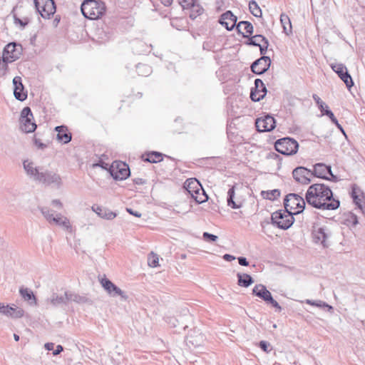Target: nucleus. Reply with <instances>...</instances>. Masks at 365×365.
Listing matches in <instances>:
<instances>
[{
    "label": "nucleus",
    "instance_id": "1",
    "mask_svg": "<svg viewBox=\"0 0 365 365\" xmlns=\"http://www.w3.org/2000/svg\"><path fill=\"white\" fill-rule=\"evenodd\" d=\"M305 200L307 202L314 207L334 210L340 205V202L333 197V193L329 186L315 183L309 187Z\"/></svg>",
    "mask_w": 365,
    "mask_h": 365
},
{
    "label": "nucleus",
    "instance_id": "2",
    "mask_svg": "<svg viewBox=\"0 0 365 365\" xmlns=\"http://www.w3.org/2000/svg\"><path fill=\"white\" fill-rule=\"evenodd\" d=\"M208 197L202 188L200 182L196 178H189L184 182V201L190 202V208L186 212H190L192 210L193 205H197L206 202Z\"/></svg>",
    "mask_w": 365,
    "mask_h": 365
},
{
    "label": "nucleus",
    "instance_id": "3",
    "mask_svg": "<svg viewBox=\"0 0 365 365\" xmlns=\"http://www.w3.org/2000/svg\"><path fill=\"white\" fill-rule=\"evenodd\" d=\"M81 9L83 15L91 20L101 18L106 11L104 3L96 0L84 1Z\"/></svg>",
    "mask_w": 365,
    "mask_h": 365
},
{
    "label": "nucleus",
    "instance_id": "4",
    "mask_svg": "<svg viewBox=\"0 0 365 365\" xmlns=\"http://www.w3.org/2000/svg\"><path fill=\"white\" fill-rule=\"evenodd\" d=\"M294 214L291 211L279 210L272 214V222L277 227L282 230H287L294 223Z\"/></svg>",
    "mask_w": 365,
    "mask_h": 365
},
{
    "label": "nucleus",
    "instance_id": "5",
    "mask_svg": "<svg viewBox=\"0 0 365 365\" xmlns=\"http://www.w3.org/2000/svg\"><path fill=\"white\" fill-rule=\"evenodd\" d=\"M284 210L291 211L294 215L303 212L305 207V200L295 193L288 194L284 200Z\"/></svg>",
    "mask_w": 365,
    "mask_h": 365
},
{
    "label": "nucleus",
    "instance_id": "6",
    "mask_svg": "<svg viewBox=\"0 0 365 365\" xmlns=\"http://www.w3.org/2000/svg\"><path fill=\"white\" fill-rule=\"evenodd\" d=\"M331 237V232L327 226L316 225L313 227L312 238L316 244H319L324 248H327L330 245Z\"/></svg>",
    "mask_w": 365,
    "mask_h": 365
},
{
    "label": "nucleus",
    "instance_id": "7",
    "mask_svg": "<svg viewBox=\"0 0 365 365\" xmlns=\"http://www.w3.org/2000/svg\"><path fill=\"white\" fill-rule=\"evenodd\" d=\"M299 144L293 138H284L279 139L274 144L276 150L285 155H292L297 152Z\"/></svg>",
    "mask_w": 365,
    "mask_h": 365
},
{
    "label": "nucleus",
    "instance_id": "8",
    "mask_svg": "<svg viewBox=\"0 0 365 365\" xmlns=\"http://www.w3.org/2000/svg\"><path fill=\"white\" fill-rule=\"evenodd\" d=\"M21 129L25 133H32L36 128V124L34 122L33 113L29 107H25L21 112L20 118Z\"/></svg>",
    "mask_w": 365,
    "mask_h": 365
},
{
    "label": "nucleus",
    "instance_id": "9",
    "mask_svg": "<svg viewBox=\"0 0 365 365\" xmlns=\"http://www.w3.org/2000/svg\"><path fill=\"white\" fill-rule=\"evenodd\" d=\"M34 5L43 19H50L56 12V5L53 0H34Z\"/></svg>",
    "mask_w": 365,
    "mask_h": 365
},
{
    "label": "nucleus",
    "instance_id": "10",
    "mask_svg": "<svg viewBox=\"0 0 365 365\" xmlns=\"http://www.w3.org/2000/svg\"><path fill=\"white\" fill-rule=\"evenodd\" d=\"M100 282L107 293L113 297H120L121 299L125 301L128 299L126 293L121 290L118 287L114 284L110 280L104 277L100 279Z\"/></svg>",
    "mask_w": 365,
    "mask_h": 365
},
{
    "label": "nucleus",
    "instance_id": "11",
    "mask_svg": "<svg viewBox=\"0 0 365 365\" xmlns=\"http://www.w3.org/2000/svg\"><path fill=\"white\" fill-rule=\"evenodd\" d=\"M110 175L115 180H123L130 174L129 167L122 162H115L110 170Z\"/></svg>",
    "mask_w": 365,
    "mask_h": 365
},
{
    "label": "nucleus",
    "instance_id": "12",
    "mask_svg": "<svg viewBox=\"0 0 365 365\" xmlns=\"http://www.w3.org/2000/svg\"><path fill=\"white\" fill-rule=\"evenodd\" d=\"M313 176L319 178L331 180L334 182L337 181V177L333 175L331 166L326 165L324 163H317L314 165V170L312 171Z\"/></svg>",
    "mask_w": 365,
    "mask_h": 365
},
{
    "label": "nucleus",
    "instance_id": "13",
    "mask_svg": "<svg viewBox=\"0 0 365 365\" xmlns=\"http://www.w3.org/2000/svg\"><path fill=\"white\" fill-rule=\"evenodd\" d=\"M36 181H38L39 182L46 185H54L57 187H60L62 184V180L60 175L50 170L40 172Z\"/></svg>",
    "mask_w": 365,
    "mask_h": 365
},
{
    "label": "nucleus",
    "instance_id": "14",
    "mask_svg": "<svg viewBox=\"0 0 365 365\" xmlns=\"http://www.w3.org/2000/svg\"><path fill=\"white\" fill-rule=\"evenodd\" d=\"M0 314L11 319H19L24 317V310L14 304L0 303Z\"/></svg>",
    "mask_w": 365,
    "mask_h": 365
},
{
    "label": "nucleus",
    "instance_id": "15",
    "mask_svg": "<svg viewBox=\"0 0 365 365\" xmlns=\"http://www.w3.org/2000/svg\"><path fill=\"white\" fill-rule=\"evenodd\" d=\"M21 55V46L16 43H9L4 51L2 57L6 61L14 62L19 59Z\"/></svg>",
    "mask_w": 365,
    "mask_h": 365
},
{
    "label": "nucleus",
    "instance_id": "16",
    "mask_svg": "<svg viewBox=\"0 0 365 365\" xmlns=\"http://www.w3.org/2000/svg\"><path fill=\"white\" fill-rule=\"evenodd\" d=\"M197 0H184V15H189L192 20H195L197 16L203 13V8L198 4Z\"/></svg>",
    "mask_w": 365,
    "mask_h": 365
},
{
    "label": "nucleus",
    "instance_id": "17",
    "mask_svg": "<svg viewBox=\"0 0 365 365\" xmlns=\"http://www.w3.org/2000/svg\"><path fill=\"white\" fill-rule=\"evenodd\" d=\"M331 68L334 72H336L339 77L344 81L346 84L347 88L350 90V88L354 86V82L352 81L351 76L349 75L347 68L342 63H336L331 65Z\"/></svg>",
    "mask_w": 365,
    "mask_h": 365
},
{
    "label": "nucleus",
    "instance_id": "18",
    "mask_svg": "<svg viewBox=\"0 0 365 365\" xmlns=\"http://www.w3.org/2000/svg\"><path fill=\"white\" fill-rule=\"evenodd\" d=\"M292 175L297 182L304 185L309 184L313 176L312 172L304 167H297L294 169Z\"/></svg>",
    "mask_w": 365,
    "mask_h": 365
},
{
    "label": "nucleus",
    "instance_id": "19",
    "mask_svg": "<svg viewBox=\"0 0 365 365\" xmlns=\"http://www.w3.org/2000/svg\"><path fill=\"white\" fill-rule=\"evenodd\" d=\"M255 125L259 132L270 131L275 128V120L272 116L267 115L264 118H257Z\"/></svg>",
    "mask_w": 365,
    "mask_h": 365
},
{
    "label": "nucleus",
    "instance_id": "20",
    "mask_svg": "<svg viewBox=\"0 0 365 365\" xmlns=\"http://www.w3.org/2000/svg\"><path fill=\"white\" fill-rule=\"evenodd\" d=\"M270 64V58L269 56H262L252 64L251 69L255 74L261 75L269 69Z\"/></svg>",
    "mask_w": 365,
    "mask_h": 365
},
{
    "label": "nucleus",
    "instance_id": "21",
    "mask_svg": "<svg viewBox=\"0 0 365 365\" xmlns=\"http://www.w3.org/2000/svg\"><path fill=\"white\" fill-rule=\"evenodd\" d=\"M267 93V88L261 79L257 78L255 81V88L252 89L250 98L255 102L263 99Z\"/></svg>",
    "mask_w": 365,
    "mask_h": 365
},
{
    "label": "nucleus",
    "instance_id": "22",
    "mask_svg": "<svg viewBox=\"0 0 365 365\" xmlns=\"http://www.w3.org/2000/svg\"><path fill=\"white\" fill-rule=\"evenodd\" d=\"M205 341L204 334L200 331V329L194 328L190 329L186 336V341L187 345H192L193 346H199L202 345Z\"/></svg>",
    "mask_w": 365,
    "mask_h": 365
},
{
    "label": "nucleus",
    "instance_id": "23",
    "mask_svg": "<svg viewBox=\"0 0 365 365\" xmlns=\"http://www.w3.org/2000/svg\"><path fill=\"white\" fill-rule=\"evenodd\" d=\"M237 18L232 11H227L220 16L219 22L224 26L228 31H232L236 26Z\"/></svg>",
    "mask_w": 365,
    "mask_h": 365
},
{
    "label": "nucleus",
    "instance_id": "24",
    "mask_svg": "<svg viewBox=\"0 0 365 365\" xmlns=\"http://www.w3.org/2000/svg\"><path fill=\"white\" fill-rule=\"evenodd\" d=\"M13 84L15 98L20 101H24L27 98V93L24 91L21 78L20 76H15L13 79Z\"/></svg>",
    "mask_w": 365,
    "mask_h": 365
},
{
    "label": "nucleus",
    "instance_id": "25",
    "mask_svg": "<svg viewBox=\"0 0 365 365\" xmlns=\"http://www.w3.org/2000/svg\"><path fill=\"white\" fill-rule=\"evenodd\" d=\"M23 166L27 175L36 181L40 172L37 167L34 165V163L29 160H26L23 162Z\"/></svg>",
    "mask_w": 365,
    "mask_h": 365
},
{
    "label": "nucleus",
    "instance_id": "26",
    "mask_svg": "<svg viewBox=\"0 0 365 365\" xmlns=\"http://www.w3.org/2000/svg\"><path fill=\"white\" fill-rule=\"evenodd\" d=\"M55 130L57 132L56 138L62 143H68L71 140V134L68 131L66 126H56Z\"/></svg>",
    "mask_w": 365,
    "mask_h": 365
},
{
    "label": "nucleus",
    "instance_id": "27",
    "mask_svg": "<svg viewBox=\"0 0 365 365\" xmlns=\"http://www.w3.org/2000/svg\"><path fill=\"white\" fill-rule=\"evenodd\" d=\"M92 210L96 212L100 217L105 220H113L116 217V214L109 209L93 205L91 207Z\"/></svg>",
    "mask_w": 365,
    "mask_h": 365
},
{
    "label": "nucleus",
    "instance_id": "28",
    "mask_svg": "<svg viewBox=\"0 0 365 365\" xmlns=\"http://www.w3.org/2000/svg\"><path fill=\"white\" fill-rule=\"evenodd\" d=\"M49 223L61 226L66 230H71V225L69 220L66 217L62 215L61 213H58L53 216Z\"/></svg>",
    "mask_w": 365,
    "mask_h": 365
},
{
    "label": "nucleus",
    "instance_id": "29",
    "mask_svg": "<svg viewBox=\"0 0 365 365\" xmlns=\"http://www.w3.org/2000/svg\"><path fill=\"white\" fill-rule=\"evenodd\" d=\"M236 29L245 38H249L253 33V26L249 21H242L239 22Z\"/></svg>",
    "mask_w": 365,
    "mask_h": 365
},
{
    "label": "nucleus",
    "instance_id": "30",
    "mask_svg": "<svg viewBox=\"0 0 365 365\" xmlns=\"http://www.w3.org/2000/svg\"><path fill=\"white\" fill-rule=\"evenodd\" d=\"M252 294L262 299L265 302L272 296L270 292L262 284L255 286L252 289Z\"/></svg>",
    "mask_w": 365,
    "mask_h": 365
},
{
    "label": "nucleus",
    "instance_id": "31",
    "mask_svg": "<svg viewBox=\"0 0 365 365\" xmlns=\"http://www.w3.org/2000/svg\"><path fill=\"white\" fill-rule=\"evenodd\" d=\"M46 302L55 307L62 304H67L66 292L62 296H58L57 294L53 293L51 297L46 299Z\"/></svg>",
    "mask_w": 365,
    "mask_h": 365
},
{
    "label": "nucleus",
    "instance_id": "32",
    "mask_svg": "<svg viewBox=\"0 0 365 365\" xmlns=\"http://www.w3.org/2000/svg\"><path fill=\"white\" fill-rule=\"evenodd\" d=\"M19 292L22 298L29 302L30 304L36 305V298L31 290L28 288H21Z\"/></svg>",
    "mask_w": 365,
    "mask_h": 365
},
{
    "label": "nucleus",
    "instance_id": "33",
    "mask_svg": "<svg viewBox=\"0 0 365 365\" xmlns=\"http://www.w3.org/2000/svg\"><path fill=\"white\" fill-rule=\"evenodd\" d=\"M238 285L243 287H248L253 283L252 277L248 274H237Z\"/></svg>",
    "mask_w": 365,
    "mask_h": 365
},
{
    "label": "nucleus",
    "instance_id": "34",
    "mask_svg": "<svg viewBox=\"0 0 365 365\" xmlns=\"http://www.w3.org/2000/svg\"><path fill=\"white\" fill-rule=\"evenodd\" d=\"M280 21L283 26L284 32L289 35L292 33V24L289 16L287 14H282L280 16Z\"/></svg>",
    "mask_w": 365,
    "mask_h": 365
},
{
    "label": "nucleus",
    "instance_id": "35",
    "mask_svg": "<svg viewBox=\"0 0 365 365\" xmlns=\"http://www.w3.org/2000/svg\"><path fill=\"white\" fill-rule=\"evenodd\" d=\"M66 298H67V303L69 302H75L77 303H83L86 300L84 297H81L77 294L72 293L71 292H66Z\"/></svg>",
    "mask_w": 365,
    "mask_h": 365
},
{
    "label": "nucleus",
    "instance_id": "36",
    "mask_svg": "<svg viewBox=\"0 0 365 365\" xmlns=\"http://www.w3.org/2000/svg\"><path fill=\"white\" fill-rule=\"evenodd\" d=\"M235 196V186H232L229 189L227 192V205L231 207L233 209H237L240 207V205H237L236 202L233 200Z\"/></svg>",
    "mask_w": 365,
    "mask_h": 365
},
{
    "label": "nucleus",
    "instance_id": "37",
    "mask_svg": "<svg viewBox=\"0 0 365 365\" xmlns=\"http://www.w3.org/2000/svg\"><path fill=\"white\" fill-rule=\"evenodd\" d=\"M249 9L255 17L262 16V10L255 1L252 0L249 2Z\"/></svg>",
    "mask_w": 365,
    "mask_h": 365
},
{
    "label": "nucleus",
    "instance_id": "38",
    "mask_svg": "<svg viewBox=\"0 0 365 365\" xmlns=\"http://www.w3.org/2000/svg\"><path fill=\"white\" fill-rule=\"evenodd\" d=\"M249 42L247 44L258 46L260 43H264L267 39L262 35H255L252 37H249Z\"/></svg>",
    "mask_w": 365,
    "mask_h": 365
},
{
    "label": "nucleus",
    "instance_id": "39",
    "mask_svg": "<svg viewBox=\"0 0 365 365\" xmlns=\"http://www.w3.org/2000/svg\"><path fill=\"white\" fill-rule=\"evenodd\" d=\"M163 160L162 154L158 152H150L147 154V158L145 160L148 162L155 163Z\"/></svg>",
    "mask_w": 365,
    "mask_h": 365
},
{
    "label": "nucleus",
    "instance_id": "40",
    "mask_svg": "<svg viewBox=\"0 0 365 365\" xmlns=\"http://www.w3.org/2000/svg\"><path fill=\"white\" fill-rule=\"evenodd\" d=\"M38 209L41 211L43 216L44 217V218L49 223L52 217L54 216L53 211L47 207H39Z\"/></svg>",
    "mask_w": 365,
    "mask_h": 365
},
{
    "label": "nucleus",
    "instance_id": "41",
    "mask_svg": "<svg viewBox=\"0 0 365 365\" xmlns=\"http://www.w3.org/2000/svg\"><path fill=\"white\" fill-rule=\"evenodd\" d=\"M306 303L307 304H310L312 306H315V307H327L329 311L333 310V307L329 305L326 302L321 301V300L313 301L311 299H307Z\"/></svg>",
    "mask_w": 365,
    "mask_h": 365
},
{
    "label": "nucleus",
    "instance_id": "42",
    "mask_svg": "<svg viewBox=\"0 0 365 365\" xmlns=\"http://www.w3.org/2000/svg\"><path fill=\"white\" fill-rule=\"evenodd\" d=\"M345 220L346 222V225L349 226H356L359 224L358 217L356 215L349 212L346 215Z\"/></svg>",
    "mask_w": 365,
    "mask_h": 365
},
{
    "label": "nucleus",
    "instance_id": "43",
    "mask_svg": "<svg viewBox=\"0 0 365 365\" xmlns=\"http://www.w3.org/2000/svg\"><path fill=\"white\" fill-rule=\"evenodd\" d=\"M158 262H159L158 256L156 254L151 252L148 255V265L151 267H156L159 266Z\"/></svg>",
    "mask_w": 365,
    "mask_h": 365
},
{
    "label": "nucleus",
    "instance_id": "44",
    "mask_svg": "<svg viewBox=\"0 0 365 365\" xmlns=\"http://www.w3.org/2000/svg\"><path fill=\"white\" fill-rule=\"evenodd\" d=\"M262 195L264 197L270 200H274V199L277 198L280 195V192L279 190H272L271 191H267L266 192H262Z\"/></svg>",
    "mask_w": 365,
    "mask_h": 365
},
{
    "label": "nucleus",
    "instance_id": "45",
    "mask_svg": "<svg viewBox=\"0 0 365 365\" xmlns=\"http://www.w3.org/2000/svg\"><path fill=\"white\" fill-rule=\"evenodd\" d=\"M137 71L138 74L141 76H148L151 72L150 67L145 64L138 65Z\"/></svg>",
    "mask_w": 365,
    "mask_h": 365
},
{
    "label": "nucleus",
    "instance_id": "46",
    "mask_svg": "<svg viewBox=\"0 0 365 365\" xmlns=\"http://www.w3.org/2000/svg\"><path fill=\"white\" fill-rule=\"evenodd\" d=\"M10 61H6L3 57L0 58V76H4L8 71V63Z\"/></svg>",
    "mask_w": 365,
    "mask_h": 365
},
{
    "label": "nucleus",
    "instance_id": "47",
    "mask_svg": "<svg viewBox=\"0 0 365 365\" xmlns=\"http://www.w3.org/2000/svg\"><path fill=\"white\" fill-rule=\"evenodd\" d=\"M351 195L353 197L354 202L358 206V207L362 211V212L364 213L365 211L361 205V199L358 195H356L354 189H353L352 190Z\"/></svg>",
    "mask_w": 365,
    "mask_h": 365
},
{
    "label": "nucleus",
    "instance_id": "48",
    "mask_svg": "<svg viewBox=\"0 0 365 365\" xmlns=\"http://www.w3.org/2000/svg\"><path fill=\"white\" fill-rule=\"evenodd\" d=\"M259 345V347L266 353H269L272 349L270 344L266 341H261Z\"/></svg>",
    "mask_w": 365,
    "mask_h": 365
},
{
    "label": "nucleus",
    "instance_id": "49",
    "mask_svg": "<svg viewBox=\"0 0 365 365\" xmlns=\"http://www.w3.org/2000/svg\"><path fill=\"white\" fill-rule=\"evenodd\" d=\"M202 237L207 242H215L218 239L217 235L206 232L203 233Z\"/></svg>",
    "mask_w": 365,
    "mask_h": 365
},
{
    "label": "nucleus",
    "instance_id": "50",
    "mask_svg": "<svg viewBox=\"0 0 365 365\" xmlns=\"http://www.w3.org/2000/svg\"><path fill=\"white\" fill-rule=\"evenodd\" d=\"M312 98L314 100L317 105L318 106V108L320 110V111H323V106H325V103L323 102L317 94H313Z\"/></svg>",
    "mask_w": 365,
    "mask_h": 365
},
{
    "label": "nucleus",
    "instance_id": "51",
    "mask_svg": "<svg viewBox=\"0 0 365 365\" xmlns=\"http://www.w3.org/2000/svg\"><path fill=\"white\" fill-rule=\"evenodd\" d=\"M326 108H327V109L324 110V115H327V116L330 118V120H331V121L332 123H336V120H337V119H336V117L334 116V113H332V111H331V110H330L329 109V107H328V106H326Z\"/></svg>",
    "mask_w": 365,
    "mask_h": 365
},
{
    "label": "nucleus",
    "instance_id": "52",
    "mask_svg": "<svg viewBox=\"0 0 365 365\" xmlns=\"http://www.w3.org/2000/svg\"><path fill=\"white\" fill-rule=\"evenodd\" d=\"M266 302L267 303H269L272 305V307H274V308H276L279 312H280L282 310V307L279 304V303L274 300L272 297V296H271L267 301Z\"/></svg>",
    "mask_w": 365,
    "mask_h": 365
},
{
    "label": "nucleus",
    "instance_id": "53",
    "mask_svg": "<svg viewBox=\"0 0 365 365\" xmlns=\"http://www.w3.org/2000/svg\"><path fill=\"white\" fill-rule=\"evenodd\" d=\"M258 46L259 47L260 53L262 55L265 54L266 51H267L268 46H269L268 40L265 41L262 43H260Z\"/></svg>",
    "mask_w": 365,
    "mask_h": 365
},
{
    "label": "nucleus",
    "instance_id": "54",
    "mask_svg": "<svg viewBox=\"0 0 365 365\" xmlns=\"http://www.w3.org/2000/svg\"><path fill=\"white\" fill-rule=\"evenodd\" d=\"M167 319L168 324L172 327H175L178 323V320L175 317H168Z\"/></svg>",
    "mask_w": 365,
    "mask_h": 365
},
{
    "label": "nucleus",
    "instance_id": "55",
    "mask_svg": "<svg viewBox=\"0 0 365 365\" xmlns=\"http://www.w3.org/2000/svg\"><path fill=\"white\" fill-rule=\"evenodd\" d=\"M238 262L242 266H248L249 262L245 257H240L238 258Z\"/></svg>",
    "mask_w": 365,
    "mask_h": 365
},
{
    "label": "nucleus",
    "instance_id": "56",
    "mask_svg": "<svg viewBox=\"0 0 365 365\" xmlns=\"http://www.w3.org/2000/svg\"><path fill=\"white\" fill-rule=\"evenodd\" d=\"M51 205L59 209H61L63 207V204L59 200H53L51 201Z\"/></svg>",
    "mask_w": 365,
    "mask_h": 365
},
{
    "label": "nucleus",
    "instance_id": "57",
    "mask_svg": "<svg viewBox=\"0 0 365 365\" xmlns=\"http://www.w3.org/2000/svg\"><path fill=\"white\" fill-rule=\"evenodd\" d=\"M34 143L40 149H43L46 147L44 143H41L38 139L36 138L34 140Z\"/></svg>",
    "mask_w": 365,
    "mask_h": 365
},
{
    "label": "nucleus",
    "instance_id": "58",
    "mask_svg": "<svg viewBox=\"0 0 365 365\" xmlns=\"http://www.w3.org/2000/svg\"><path fill=\"white\" fill-rule=\"evenodd\" d=\"M63 350V348L61 345L56 346V349L53 351V354L54 356L59 354Z\"/></svg>",
    "mask_w": 365,
    "mask_h": 365
},
{
    "label": "nucleus",
    "instance_id": "59",
    "mask_svg": "<svg viewBox=\"0 0 365 365\" xmlns=\"http://www.w3.org/2000/svg\"><path fill=\"white\" fill-rule=\"evenodd\" d=\"M127 211L130 214V215H133L135 217H140L141 216V214L139 213L138 212H136V211H133L132 209L130 208H127L126 209Z\"/></svg>",
    "mask_w": 365,
    "mask_h": 365
},
{
    "label": "nucleus",
    "instance_id": "60",
    "mask_svg": "<svg viewBox=\"0 0 365 365\" xmlns=\"http://www.w3.org/2000/svg\"><path fill=\"white\" fill-rule=\"evenodd\" d=\"M44 347L48 351H51L53 349L54 344L53 343H46Z\"/></svg>",
    "mask_w": 365,
    "mask_h": 365
},
{
    "label": "nucleus",
    "instance_id": "61",
    "mask_svg": "<svg viewBox=\"0 0 365 365\" xmlns=\"http://www.w3.org/2000/svg\"><path fill=\"white\" fill-rule=\"evenodd\" d=\"M223 258L227 260V261H232L235 259V257L232 255H230L229 254H225L224 256H223Z\"/></svg>",
    "mask_w": 365,
    "mask_h": 365
},
{
    "label": "nucleus",
    "instance_id": "62",
    "mask_svg": "<svg viewBox=\"0 0 365 365\" xmlns=\"http://www.w3.org/2000/svg\"><path fill=\"white\" fill-rule=\"evenodd\" d=\"M134 182L137 185H143L145 182V180L142 178H135Z\"/></svg>",
    "mask_w": 365,
    "mask_h": 365
},
{
    "label": "nucleus",
    "instance_id": "63",
    "mask_svg": "<svg viewBox=\"0 0 365 365\" xmlns=\"http://www.w3.org/2000/svg\"><path fill=\"white\" fill-rule=\"evenodd\" d=\"M160 1L163 5L168 6L172 4L173 0H160Z\"/></svg>",
    "mask_w": 365,
    "mask_h": 365
},
{
    "label": "nucleus",
    "instance_id": "64",
    "mask_svg": "<svg viewBox=\"0 0 365 365\" xmlns=\"http://www.w3.org/2000/svg\"><path fill=\"white\" fill-rule=\"evenodd\" d=\"M171 25L173 27H175L178 30H181L180 25L178 23H175L174 21L171 23Z\"/></svg>",
    "mask_w": 365,
    "mask_h": 365
}]
</instances>
